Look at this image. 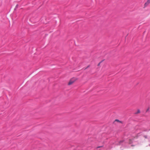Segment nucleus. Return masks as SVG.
<instances>
[{"instance_id":"obj_4","label":"nucleus","mask_w":150,"mask_h":150,"mask_svg":"<svg viewBox=\"0 0 150 150\" xmlns=\"http://www.w3.org/2000/svg\"><path fill=\"white\" fill-rule=\"evenodd\" d=\"M115 121H117V122H120V121L119 120H115Z\"/></svg>"},{"instance_id":"obj_5","label":"nucleus","mask_w":150,"mask_h":150,"mask_svg":"<svg viewBox=\"0 0 150 150\" xmlns=\"http://www.w3.org/2000/svg\"><path fill=\"white\" fill-rule=\"evenodd\" d=\"M129 141H130V142H129V143H131L132 142V140H131L130 139V140H129Z\"/></svg>"},{"instance_id":"obj_6","label":"nucleus","mask_w":150,"mask_h":150,"mask_svg":"<svg viewBox=\"0 0 150 150\" xmlns=\"http://www.w3.org/2000/svg\"><path fill=\"white\" fill-rule=\"evenodd\" d=\"M100 62L98 64V66H99L100 65Z\"/></svg>"},{"instance_id":"obj_2","label":"nucleus","mask_w":150,"mask_h":150,"mask_svg":"<svg viewBox=\"0 0 150 150\" xmlns=\"http://www.w3.org/2000/svg\"><path fill=\"white\" fill-rule=\"evenodd\" d=\"M150 3V0H147L146 2L144 5V8L146 7Z\"/></svg>"},{"instance_id":"obj_3","label":"nucleus","mask_w":150,"mask_h":150,"mask_svg":"<svg viewBox=\"0 0 150 150\" xmlns=\"http://www.w3.org/2000/svg\"><path fill=\"white\" fill-rule=\"evenodd\" d=\"M140 110H137V113H140Z\"/></svg>"},{"instance_id":"obj_1","label":"nucleus","mask_w":150,"mask_h":150,"mask_svg":"<svg viewBox=\"0 0 150 150\" xmlns=\"http://www.w3.org/2000/svg\"><path fill=\"white\" fill-rule=\"evenodd\" d=\"M76 80V79L75 78H72L71 79L68 83V85H70L74 83Z\"/></svg>"},{"instance_id":"obj_7","label":"nucleus","mask_w":150,"mask_h":150,"mask_svg":"<svg viewBox=\"0 0 150 150\" xmlns=\"http://www.w3.org/2000/svg\"><path fill=\"white\" fill-rule=\"evenodd\" d=\"M101 146H98V147H97V148H100V147Z\"/></svg>"}]
</instances>
